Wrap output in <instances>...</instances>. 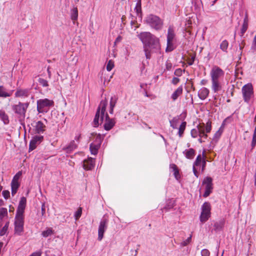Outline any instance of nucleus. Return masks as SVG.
Listing matches in <instances>:
<instances>
[{
	"mask_svg": "<svg viewBox=\"0 0 256 256\" xmlns=\"http://www.w3.org/2000/svg\"><path fill=\"white\" fill-rule=\"evenodd\" d=\"M107 105L108 102L106 99L100 101L97 108L92 124L94 127L97 128L104 120V129L106 130H110L114 126L116 122L114 119L110 118L108 113L106 112Z\"/></svg>",
	"mask_w": 256,
	"mask_h": 256,
	"instance_id": "f257e3e1",
	"label": "nucleus"
},
{
	"mask_svg": "<svg viewBox=\"0 0 256 256\" xmlns=\"http://www.w3.org/2000/svg\"><path fill=\"white\" fill-rule=\"evenodd\" d=\"M144 44V50L146 59L151 58V54L158 52L160 48L159 38L150 32H142L138 35Z\"/></svg>",
	"mask_w": 256,
	"mask_h": 256,
	"instance_id": "f03ea898",
	"label": "nucleus"
},
{
	"mask_svg": "<svg viewBox=\"0 0 256 256\" xmlns=\"http://www.w3.org/2000/svg\"><path fill=\"white\" fill-rule=\"evenodd\" d=\"M224 72L218 66L212 67L210 75L212 80V88L214 92H216L222 89L220 79L224 75Z\"/></svg>",
	"mask_w": 256,
	"mask_h": 256,
	"instance_id": "7ed1b4c3",
	"label": "nucleus"
},
{
	"mask_svg": "<svg viewBox=\"0 0 256 256\" xmlns=\"http://www.w3.org/2000/svg\"><path fill=\"white\" fill-rule=\"evenodd\" d=\"M36 104L38 112L45 114L49 111L50 108L54 106V102L48 98L40 99Z\"/></svg>",
	"mask_w": 256,
	"mask_h": 256,
	"instance_id": "20e7f679",
	"label": "nucleus"
},
{
	"mask_svg": "<svg viewBox=\"0 0 256 256\" xmlns=\"http://www.w3.org/2000/svg\"><path fill=\"white\" fill-rule=\"evenodd\" d=\"M166 37L167 42L166 52H170L172 51L175 48L174 42L176 40V34L175 33L174 28L173 26H169L168 30V34Z\"/></svg>",
	"mask_w": 256,
	"mask_h": 256,
	"instance_id": "39448f33",
	"label": "nucleus"
},
{
	"mask_svg": "<svg viewBox=\"0 0 256 256\" xmlns=\"http://www.w3.org/2000/svg\"><path fill=\"white\" fill-rule=\"evenodd\" d=\"M146 22L150 27L156 30H161L163 26L162 20L158 16L154 14L148 16Z\"/></svg>",
	"mask_w": 256,
	"mask_h": 256,
	"instance_id": "423d86ee",
	"label": "nucleus"
},
{
	"mask_svg": "<svg viewBox=\"0 0 256 256\" xmlns=\"http://www.w3.org/2000/svg\"><path fill=\"white\" fill-rule=\"evenodd\" d=\"M242 92L244 102L249 104L251 100L254 97V92L252 84L248 83L244 85L242 88Z\"/></svg>",
	"mask_w": 256,
	"mask_h": 256,
	"instance_id": "0eeeda50",
	"label": "nucleus"
},
{
	"mask_svg": "<svg viewBox=\"0 0 256 256\" xmlns=\"http://www.w3.org/2000/svg\"><path fill=\"white\" fill-rule=\"evenodd\" d=\"M14 225V234L22 236L24 230V216H16Z\"/></svg>",
	"mask_w": 256,
	"mask_h": 256,
	"instance_id": "6e6552de",
	"label": "nucleus"
},
{
	"mask_svg": "<svg viewBox=\"0 0 256 256\" xmlns=\"http://www.w3.org/2000/svg\"><path fill=\"white\" fill-rule=\"evenodd\" d=\"M29 106L28 102L22 103L18 102L17 104L12 106V109L14 112L20 116V117L24 118L27 108Z\"/></svg>",
	"mask_w": 256,
	"mask_h": 256,
	"instance_id": "1a4fd4ad",
	"label": "nucleus"
},
{
	"mask_svg": "<svg viewBox=\"0 0 256 256\" xmlns=\"http://www.w3.org/2000/svg\"><path fill=\"white\" fill-rule=\"evenodd\" d=\"M210 204L208 202H205L202 205L200 216V220L202 222H205L208 220L210 216Z\"/></svg>",
	"mask_w": 256,
	"mask_h": 256,
	"instance_id": "9d476101",
	"label": "nucleus"
},
{
	"mask_svg": "<svg viewBox=\"0 0 256 256\" xmlns=\"http://www.w3.org/2000/svg\"><path fill=\"white\" fill-rule=\"evenodd\" d=\"M108 220L105 217H104L101 220L100 222V224L98 226V240L100 241L104 237V234L108 228Z\"/></svg>",
	"mask_w": 256,
	"mask_h": 256,
	"instance_id": "9b49d317",
	"label": "nucleus"
},
{
	"mask_svg": "<svg viewBox=\"0 0 256 256\" xmlns=\"http://www.w3.org/2000/svg\"><path fill=\"white\" fill-rule=\"evenodd\" d=\"M212 122L210 121H208L206 124L205 125L204 124L202 123V125L201 126V128H200V134L198 135V136L200 138H202L204 139H206L208 138L207 133L210 132L212 130Z\"/></svg>",
	"mask_w": 256,
	"mask_h": 256,
	"instance_id": "f8f14e48",
	"label": "nucleus"
},
{
	"mask_svg": "<svg viewBox=\"0 0 256 256\" xmlns=\"http://www.w3.org/2000/svg\"><path fill=\"white\" fill-rule=\"evenodd\" d=\"M212 180L210 177L207 176L204 178L202 184L206 185L205 192L203 194L204 198L208 197L212 190Z\"/></svg>",
	"mask_w": 256,
	"mask_h": 256,
	"instance_id": "ddd939ff",
	"label": "nucleus"
},
{
	"mask_svg": "<svg viewBox=\"0 0 256 256\" xmlns=\"http://www.w3.org/2000/svg\"><path fill=\"white\" fill-rule=\"evenodd\" d=\"M26 198L24 196L22 197L19 202L16 216H24V214L26 206Z\"/></svg>",
	"mask_w": 256,
	"mask_h": 256,
	"instance_id": "4468645a",
	"label": "nucleus"
},
{
	"mask_svg": "<svg viewBox=\"0 0 256 256\" xmlns=\"http://www.w3.org/2000/svg\"><path fill=\"white\" fill-rule=\"evenodd\" d=\"M43 138V136H34L30 142L29 151H32L35 149L36 146L40 144Z\"/></svg>",
	"mask_w": 256,
	"mask_h": 256,
	"instance_id": "2eb2a0df",
	"label": "nucleus"
},
{
	"mask_svg": "<svg viewBox=\"0 0 256 256\" xmlns=\"http://www.w3.org/2000/svg\"><path fill=\"white\" fill-rule=\"evenodd\" d=\"M95 160L92 158H89L83 162V168L86 170H91L94 168Z\"/></svg>",
	"mask_w": 256,
	"mask_h": 256,
	"instance_id": "dca6fc26",
	"label": "nucleus"
},
{
	"mask_svg": "<svg viewBox=\"0 0 256 256\" xmlns=\"http://www.w3.org/2000/svg\"><path fill=\"white\" fill-rule=\"evenodd\" d=\"M209 90L206 88H202L198 92L199 98L202 100H205L209 94Z\"/></svg>",
	"mask_w": 256,
	"mask_h": 256,
	"instance_id": "f3484780",
	"label": "nucleus"
},
{
	"mask_svg": "<svg viewBox=\"0 0 256 256\" xmlns=\"http://www.w3.org/2000/svg\"><path fill=\"white\" fill-rule=\"evenodd\" d=\"M45 128L46 126L42 122H37L35 126V130L36 133L38 134L43 133L45 130Z\"/></svg>",
	"mask_w": 256,
	"mask_h": 256,
	"instance_id": "a211bd4d",
	"label": "nucleus"
},
{
	"mask_svg": "<svg viewBox=\"0 0 256 256\" xmlns=\"http://www.w3.org/2000/svg\"><path fill=\"white\" fill-rule=\"evenodd\" d=\"M30 90L28 88L26 89H18L15 93L16 97H27L28 96Z\"/></svg>",
	"mask_w": 256,
	"mask_h": 256,
	"instance_id": "6ab92c4d",
	"label": "nucleus"
},
{
	"mask_svg": "<svg viewBox=\"0 0 256 256\" xmlns=\"http://www.w3.org/2000/svg\"><path fill=\"white\" fill-rule=\"evenodd\" d=\"M92 136H94V138L92 139L94 140L93 143L100 146L102 142L104 139V136H102L100 134H97L96 133H92Z\"/></svg>",
	"mask_w": 256,
	"mask_h": 256,
	"instance_id": "aec40b11",
	"label": "nucleus"
},
{
	"mask_svg": "<svg viewBox=\"0 0 256 256\" xmlns=\"http://www.w3.org/2000/svg\"><path fill=\"white\" fill-rule=\"evenodd\" d=\"M78 144L75 142V141L72 140L66 148H64L66 152L70 153L77 148Z\"/></svg>",
	"mask_w": 256,
	"mask_h": 256,
	"instance_id": "412c9836",
	"label": "nucleus"
},
{
	"mask_svg": "<svg viewBox=\"0 0 256 256\" xmlns=\"http://www.w3.org/2000/svg\"><path fill=\"white\" fill-rule=\"evenodd\" d=\"M118 100V98L116 96H112L110 98V110L109 112L110 114H112L114 113V109L116 104Z\"/></svg>",
	"mask_w": 256,
	"mask_h": 256,
	"instance_id": "4be33fe9",
	"label": "nucleus"
},
{
	"mask_svg": "<svg viewBox=\"0 0 256 256\" xmlns=\"http://www.w3.org/2000/svg\"><path fill=\"white\" fill-rule=\"evenodd\" d=\"M186 157L188 159H192L195 155V150L191 148L186 150L183 152Z\"/></svg>",
	"mask_w": 256,
	"mask_h": 256,
	"instance_id": "5701e85b",
	"label": "nucleus"
},
{
	"mask_svg": "<svg viewBox=\"0 0 256 256\" xmlns=\"http://www.w3.org/2000/svg\"><path fill=\"white\" fill-rule=\"evenodd\" d=\"M20 186L18 182L12 180L11 182L12 194L14 196L17 192V190Z\"/></svg>",
	"mask_w": 256,
	"mask_h": 256,
	"instance_id": "b1692460",
	"label": "nucleus"
},
{
	"mask_svg": "<svg viewBox=\"0 0 256 256\" xmlns=\"http://www.w3.org/2000/svg\"><path fill=\"white\" fill-rule=\"evenodd\" d=\"M202 125V124H200L196 126V128H193L191 130L190 134L192 138H196V137L198 136V135L200 134V128H201Z\"/></svg>",
	"mask_w": 256,
	"mask_h": 256,
	"instance_id": "393cba45",
	"label": "nucleus"
},
{
	"mask_svg": "<svg viewBox=\"0 0 256 256\" xmlns=\"http://www.w3.org/2000/svg\"><path fill=\"white\" fill-rule=\"evenodd\" d=\"M100 146L94 143H92L90 146V152L92 154L96 155L98 154V150Z\"/></svg>",
	"mask_w": 256,
	"mask_h": 256,
	"instance_id": "a878e982",
	"label": "nucleus"
},
{
	"mask_svg": "<svg viewBox=\"0 0 256 256\" xmlns=\"http://www.w3.org/2000/svg\"><path fill=\"white\" fill-rule=\"evenodd\" d=\"M182 92V86H179L172 94V98L175 100Z\"/></svg>",
	"mask_w": 256,
	"mask_h": 256,
	"instance_id": "bb28decb",
	"label": "nucleus"
},
{
	"mask_svg": "<svg viewBox=\"0 0 256 256\" xmlns=\"http://www.w3.org/2000/svg\"><path fill=\"white\" fill-rule=\"evenodd\" d=\"M78 17V10L77 8H74L71 10L70 18L74 24L75 21L77 20Z\"/></svg>",
	"mask_w": 256,
	"mask_h": 256,
	"instance_id": "cd10ccee",
	"label": "nucleus"
},
{
	"mask_svg": "<svg viewBox=\"0 0 256 256\" xmlns=\"http://www.w3.org/2000/svg\"><path fill=\"white\" fill-rule=\"evenodd\" d=\"M224 225V220H221L218 222H216L214 224V229L216 230H221Z\"/></svg>",
	"mask_w": 256,
	"mask_h": 256,
	"instance_id": "c85d7f7f",
	"label": "nucleus"
},
{
	"mask_svg": "<svg viewBox=\"0 0 256 256\" xmlns=\"http://www.w3.org/2000/svg\"><path fill=\"white\" fill-rule=\"evenodd\" d=\"M54 234V230L52 228H48L46 230L42 232V235L44 238H47Z\"/></svg>",
	"mask_w": 256,
	"mask_h": 256,
	"instance_id": "c756f323",
	"label": "nucleus"
},
{
	"mask_svg": "<svg viewBox=\"0 0 256 256\" xmlns=\"http://www.w3.org/2000/svg\"><path fill=\"white\" fill-rule=\"evenodd\" d=\"M8 215V211L6 208H0V228L2 226V222L4 218Z\"/></svg>",
	"mask_w": 256,
	"mask_h": 256,
	"instance_id": "7c9ffc66",
	"label": "nucleus"
},
{
	"mask_svg": "<svg viewBox=\"0 0 256 256\" xmlns=\"http://www.w3.org/2000/svg\"><path fill=\"white\" fill-rule=\"evenodd\" d=\"M141 0H138L134 8V10L136 12L138 16L140 18L142 17Z\"/></svg>",
	"mask_w": 256,
	"mask_h": 256,
	"instance_id": "2f4dec72",
	"label": "nucleus"
},
{
	"mask_svg": "<svg viewBox=\"0 0 256 256\" xmlns=\"http://www.w3.org/2000/svg\"><path fill=\"white\" fill-rule=\"evenodd\" d=\"M0 118L4 124H8L9 122L8 116L4 111L0 110Z\"/></svg>",
	"mask_w": 256,
	"mask_h": 256,
	"instance_id": "473e14b6",
	"label": "nucleus"
},
{
	"mask_svg": "<svg viewBox=\"0 0 256 256\" xmlns=\"http://www.w3.org/2000/svg\"><path fill=\"white\" fill-rule=\"evenodd\" d=\"M180 118L178 116L174 117L172 120H170V126L174 129L176 128Z\"/></svg>",
	"mask_w": 256,
	"mask_h": 256,
	"instance_id": "72a5a7b5",
	"label": "nucleus"
},
{
	"mask_svg": "<svg viewBox=\"0 0 256 256\" xmlns=\"http://www.w3.org/2000/svg\"><path fill=\"white\" fill-rule=\"evenodd\" d=\"M186 122H183L180 125L178 132V134L180 137H182V136L184 131L186 129Z\"/></svg>",
	"mask_w": 256,
	"mask_h": 256,
	"instance_id": "f704fd0d",
	"label": "nucleus"
},
{
	"mask_svg": "<svg viewBox=\"0 0 256 256\" xmlns=\"http://www.w3.org/2000/svg\"><path fill=\"white\" fill-rule=\"evenodd\" d=\"M228 42L226 40H223L220 44V48L224 52H227Z\"/></svg>",
	"mask_w": 256,
	"mask_h": 256,
	"instance_id": "c9c22d12",
	"label": "nucleus"
},
{
	"mask_svg": "<svg viewBox=\"0 0 256 256\" xmlns=\"http://www.w3.org/2000/svg\"><path fill=\"white\" fill-rule=\"evenodd\" d=\"M203 158L201 154H198L194 162L193 166H198L202 162Z\"/></svg>",
	"mask_w": 256,
	"mask_h": 256,
	"instance_id": "e433bc0d",
	"label": "nucleus"
},
{
	"mask_svg": "<svg viewBox=\"0 0 256 256\" xmlns=\"http://www.w3.org/2000/svg\"><path fill=\"white\" fill-rule=\"evenodd\" d=\"M11 96L10 94L6 92L3 86H0V97L6 98Z\"/></svg>",
	"mask_w": 256,
	"mask_h": 256,
	"instance_id": "4c0bfd02",
	"label": "nucleus"
},
{
	"mask_svg": "<svg viewBox=\"0 0 256 256\" xmlns=\"http://www.w3.org/2000/svg\"><path fill=\"white\" fill-rule=\"evenodd\" d=\"M192 238V235L190 234V236L187 239H186V240H184L182 241V242H180V246L182 247L186 246L188 244L191 242Z\"/></svg>",
	"mask_w": 256,
	"mask_h": 256,
	"instance_id": "58836bf2",
	"label": "nucleus"
},
{
	"mask_svg": "<svg viewBox=\"0 0 256 256\" xmlns=\"http://www.w3.org/2000/svg\"><path fill=\"white\" fill-rule=\"evenodd\" d=\"M38 82L43 87H47L48 86V81L44 78H40L38 79Z\"/></svg>",
	"mask_w": 256,
	"mask_h": 256,
	"instance_id": "ea45409f",
	"label": "nucleus"
},
{
	"mask_svg": "<svg viewBox=\"0 0 256 256\" xmlns=\"http://www.w3.org/2000/svg\"><path fill=\"white\" fill-rule=\"evenodd\" d=\"M82 214V208L80 207H79L78 210L74 214V218L76 220H78Z\"/></svg>",
	"mask_w": 256,
	"mask_h": 256,
	"instance_id": "a19ab883",
	"label": "nucleus"
},
{
	"mask_svg": "<svg viewBox=\"0 0 256 256\" xmlns=\"http://www.w3.org/2000/svg\"><path fill=\"white\" fill-rule=\"evenodd\" d=\"M114 66V62L112 60H110L106 65V70L108 71H110Z\"/></svg>",
	"mask_w": 256,
	"mask_h": 256,
	"instance_id": "79ce46f5",
	"label": "nucleus"
},
{
	"mask_svg": "<svg viewBox=\"0 0 256 256\" xmlns=\"http://www.w3.org/2000/svg\"><path fill=\"white\" fill-rule=\"evenodd\" d=\"M248 28V24H242V28L241 29V32H240L241 36H243L244 34Z\"/></svg>",
	"mask_w": 256,
	"mask_h": 256,
	"instance_id": "37998d69",
	"label": "nucleus"
},
{
	"mask_svg": "<svg viewBox=\"0 0 256 256\" xmlns=\"http://www.w3.org/2000/svg\"><path fill=\"white\" fill-rule=\"evenodd\" d=\"M2 194L5 199H8L10 196V192L8 190H3Z\"/></svg>",
	"mask_w": 256,
	"mask_h": 256,
	"instance_id": "c03bdc74",
	"label": "nucleus"
},
{
	"mask_svg": "<svg viewBox=\"0 0 256 256\" xmlns=\"http://www.w3.org/2000/svg\"><path fill=\"white\" fill-rule=\"evenodd\" d=\"M202 256H210V252L207 249H203L201 251Z\"/></svg>",
	"mask_w": 256,
	"mask_h": 256,
	"instance_id": "a18cd8bd",
	"label": "nucleus"
},
{
	"mask_svg": "<svg viewBox=\"0 0 256 256\" xmlns=\"http://www.w3.org/2000/svg\"><path fill=\"white\" fill-rule=\"evenodd\" d=\"M174 74L177 76H180L182 74V70L181 68H177Z\"/></svg>",
	"mask_w": 256,
	"mask_h": 256,
	"instance_id": "49530a36",
	"label": "nucleus"
},
{
	"mask_svg": "<svg viewBox=\"0 0 256 256\" xmlns=\"http://www.w3.org/2000/svg\"><path fill=\"white\" fill-rule=\"evenodd\" d=\"M22 175V172H18L13 178L12 180L14 182H18L20 176Z\"/></svg>",
	"mask_w": 256,
	"mask_h": 256,
	"instance_id": "de8ad7c7",
	"label": "nucleus"
},
{
	"mask_svg": "<svg viewBox=\"0 0 256 256\" xmlns=\"http://www.w3.org/2000/svg\"><path fill=\"white\" fill-rule=\"evenodd\" d=\"M8 230V228L6 226H4L0 230V236H2L4 235Z\"/></svg>",
	"mask_w": 256,
	"mask_h": 256,
	"instance_id": "09e8293b",
	"label": "nucleus"
},
{
	"mask_svg": "<svg viewBox=\"0 0 256 256\" xmlns=\"http://www.w3.org/2000/svg\"><path fill=\"white\" fill-rule=\"evenodd\" d=\"M256 136L253 135L252 140V144H251L252 148H254V146H256Z\"/></svg>",
	"mask_w": 256,
	"mask_h": 256,
	"instance_id": "8fccbe9b",
	"label": "nucleus"
},
{
	"mask_svg": "<svg viewBox=\"0 0 256 256\" xmlns=\"http://www.w3.org/2000/svg\"><path fill=\"white\" fill-rule=\"evenodd\" d=\"M221 134H222V132H220V130H219L214 134V139L218 138L220 137Z\"/></svg>",
	"mask_w": 256,
	"mask_h": 256,
	"instance_id": "3c124183",
	"label": "nucleus"
},
{
	"mask_svg": "<svg viewBox=\"0 0 256 256\" xmlns=\"http://www.w3.org/2000/svg\"><path fill=\"white\" fill-rule=\"evenodd\" d=\"M194 59H195V56H192V58H190V59L188 62V65H190V66L194 64Z\"/></svg>",
	"mask_w": 256,
	"mask_h": 256,
	"instance_id": "603ef678",
	"label": "nucleus"
},
{
	"mask_svg": "<svg viewBox=\"0 0 256 256\" xmlns=\"http://www.w3.org/2000/svg\"><path fill=\"white\" fill-rule=\"evenodd\" d=\"M180 82V79L178 78H176V77H174L173 78L172 80V82L174 84H176L178 82Z\"/></svg>",
	"mask_w": 256,
	"mask_h": 256,
	"instance_id": "864d4df0",
	"label": "nucleus"
},
{
	"mask_svg": "<svg viewBox=\"0 0 256 256\" xmlns=\"http://www.w3.org/2000/svg\"><path fill=\"white\" fill-rule=\"evenodd\" d=\"M196 166H193V167H192V170H193V172H194V176L198 178V172L196 168Z\"/></svg>",
	"mask_w": 256,
	"mask_h": 256,
	"instance_id": "5fc2aeb1",
	"label": "nucleus"
},
{
	"mask_svg": "<svg viewBox=\"0 0 256 256\" xmlns=\"http://www.w3.org/2000/svg\"><path fill=\"white\" fill-rule=\"evenodd\" d=\"M170 168L172 169L174 172L176 170H178V168H177V166L175 164H170Z\"/></svg>",
	"mask_w": 256,
	"mask_h": 256,
	"instance_id": "6e6d98bb",
	"label": "nucleus"
},
{
	"mask_svg": "<svg viewBox=\"0 0 256 256\" xmlns=\"http://www.w3.org/2000/svg\"><path fill=\"white\" fill-rule=\"evenodd\" d=\"M202 171L203 172L206 166V160L205 159L202 160Z\"/></svg>",
	"mask_w": 256,
	"mask_h": 256,
	"instance_id": "4d7b16f0",
	"label": "nucleus"
},
{
	"mask_svg": "<svg viewBox=\"0 0 256 256\" xmlns=\"http://www.w3.org/2000/svg\"><path fill=\"white\" fill-rule=\"evenodd\" d=\"M172 68V64L171 62H167L166 64V68L168 70H170Z\"/></svg>",
	"mask_w": 256,
	"mask_h": 256,
	"instance_id": "13d9d810",
	"label": "nucleus"
},
{
	"mask_svg": "<svg viewBox=\"0 0 256 256\" xmlns=\"http://www.w3.org/2000/svg\"><path fill=\"white\" fill-rule=\"evenodd\" d=\"M46 210H45V205L44 204H42V215L44 216L45 214Z\"/></svg>",
	"mask_w": 256,
	"mask_h": 256,
	"instance_id": "bf43d9fd",
	"label": "nucleus"
},
{
	"mask_svg": "<svg viewBox=\"0 0 256 256\" xmlns=\"http://www.w3.org/2000/svg\"><path fill=\"white\" fill-rule=\"evenodd\" d=\"M252 48L254 49L256 48V36L254 38Z\"/></svg>",
	"mask_w": 256,
	"mask_h": 256,
	"instance_id": "052dcab7",
	"label": "nucleus"
},
{
	"mask_svg": "<svg viewBox=\"0 0 256 256\" xmlns=\"http://www.w3.org/2000/svg\"><path fill=\"white\" fill-rule=\"evenodd\" d=\"M174 175L176 178V179H178V178L180 177L178 170H176L175 172H174Z\"/></svg>",
	"mask_w": 256,
	"mask_h": 256,
	"instance_id": "680f3d73",
	"label": "nucleus"
},
{
	"mask_svg": "<svg viewBox=\"0 0 256 256\" xmlns=\"http://www.w3.org/2000/svg\"><path fill=\"white\" fill-rule=\"evenodd\" d=\"M172 208V206L168 204L164 208V210H166V212L168 211V209H170Z\"/></svg>",
	"mask_w": 256,
	"mask_h": 256,
	"instance_id": "e2e57ef3",
	"label": "nucleus"
},
{
	"mask_svg": "<svg viewBox=\"0 0 256 256\" xmlns=\"http://www.w3.org/2000/svg\"><path fill=\"white\" fill-rule=\"evenodd\" d=\"M41 254L40 252H34L30 256H40Z\"/></svg>",
	"mask_w": 256,
	"mask_h": 256,
	"instance_id": "0e129e2a",
	"label": "nucleus"
},
{
	"mask_svg": "<svg viewBox=\"0 0 256 256\" xmlns=\"http://www.w3.org/2000/svg\"><path fill=\"white\" fill-rule=\"evenodd\" d=\"M243 24H248V16H246V17L244 18Z\"/></svg>",
	"mask_w": 256,
	"mask_h": 256,
	"instance_id": "69168bd1",
	"label": "nucleus"
},
{
	"mask_svg": "<svg viewBox=\"0 0 256 256\" xmlns=\"http://www.w3.org/2000/svg\"><path fill=\"white\" fill-rule=\"evenodd\" d=\"M80 136L79 135L78 136H76V137L74 138V140L77 142V144H78L79 142V140H80Z\"/></svg>",
	"mask_w": 256,
	"mask_h": 256,
	"instance_id": "338daca9",
	"label": "nucleus"
},
{
	"mask_svg": "<svg viewBox=\"0 0 256 256\" xmlns=\"http://www.w3.org/2000/svg\"><path fill=\"white\" fill-rule=\"evenodd\" d=\"M204 138H200L198 140V141L200 143H202L203 142H204Z\"/></svg>",
	"mask_w": 256,
	"mask_h": 256,
	"instance_id": "774afa93",
	"label": "nucleus"
}]
</instances>
